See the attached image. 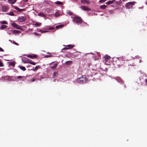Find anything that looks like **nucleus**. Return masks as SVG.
Returning <instances> with one entry per match:
<instances>
[{
	"mask_svg": "<svg viewBox=\"0 0 147 147\" xmlns=\"http://www.w3.org/2000/svg\"><path fill=\"white\" fill-rule=\"evenodd\" d=\"M117 59L116 62L119 67H120L124 64L125 61L122 57L117 58Z\"/></svg>",
	"mask_w": 147,
	"mask_h": 147,
	"instance_id": "obj_1",
	"label": "nucleus"
},
{
	"mask_svg": "<svg viewBox=\"0 0 147 147\" xmlns=\"http://www.w3.org/2000/svg\"><path fill=\"white\" fill-rule=\"evenodd\" d=\"M73 21L78 24H81L82 23L83 20L80 17L76 16L73 17Z\"/></svg>",
	"mask_w": 147,
	"mask_h": 147,
	"instance_id": "obj_2",
	"label": "nucleus"
},
{
	"mask_svg": "<svg viewBox=\"0 0 147 147\" xmlns=\"http://www.w3.org/2000/svg\"><path fill=\"white\" fill-rule=\"evenodd\" d=\"M87 80L88 79L86 77V76H83L82 77L78 78L77 80V81L80 83L83 84L84 83H85Z\"/></svg>",
	"mask_w": 147,
	"mask_h": 147,
	"instance_id": "obj_3",
	"label": "nucleus"
},
{
	"mask_svg": "<svg viewBox=\"0 0 147 147\" xmlns=\"http://www.w3.org/2000/svg\"><path fill=\"white\" fill-rule=\"evenodd\" d=\"M22 61L24 63H30L33 65H35L36 64L35 62H32L31 60L28 59L26 61L23 60Z\"/></svg>",
	"mask_w": 147,
	"mask_h": 147,
	"instance_id": "obj_4",
	"label": "nucleus"
},
{
	"mask_svg": "<svg viewBox=\"0 0 147 147\" xmlns=\"http://www.w3.org/2000/svg\"><path fill=\"white\" fill-rule=\"evenodd\" d=\"M135 2L134 1L129 2L126 4L125 6L127 8L129 9L131 7L134 5Z\"/></svg>",
	"mask_w": 147,
	"mask_h": 147,
	"instance_id": "obj_5",
	"label": "nucleus"
},
{
	"mask_svg": "<svg viewBox=\"0 0 147 147\" xmlns=\"http://www.w3.org/2000/svg\"><path fill=\"white\" fill-rule=\"evenodd\" d=\"M26 19V17L25 16L19 17L18 18V21L21 22H24Z\"/></svg>",
	"mask_w": 147,
	"mask_h": 147,
	"instance_id": "obj_6",
	"label": "nucleus"
},
{
	"mask_svg": "<svg viewBox=\"0 0 147 147\" xmlns=\"http://www.w3.org/2000/svg\"><path fill=\"white\" fill-rule=\"evenodd\" d=\"M80 8L82 10L85 11H91V10L90 8L84 5L81 6Z\"/></svg>",
	"mask_w": 147,
	"mask_h": 147,
	"instance_id": "obj_7",
	"label": "nucleus"
},
{
	"mask_svg": "<svg viewBox=\"0 0 147 147\" xmlns=\"http://www.w3.org/2000/svg\"><path fill=\"white\" fill-rule=\"evenodd\" d=\"M11 25L12 26L14 27L16 29H20V27L15 23H12L11 24Z\"/></svg>",
	"mask_w": 147,
	"mask_h": 147,
	"instance_id": "obj_8",
	"label": "nucleus"
},
{
	"mask_svg": "<svg viewBox=\"0 0 147 147\" xmlns=\"http://www.w3.org/2000/svg\"><path fill=\"white\" fill-rule=\"evenodd\" d=\"M8 9V7L6 5H4L2 7L1 11L3 12H6L7 11Z\"/></svg>",
	"mask_w": 147,
	"mask_h": 147,
	"instance_id": "obj_9",
	"label": "nucleus"
},
{
	"mask_svg": "<svg viewBox=\"0 0 147 147\" xmlns=\"http://www.w3.org/2000/svg\"><path fill=\"white\" fill-rule=\"evenodd\" d=\"M81 3L83 4H89L90 3V2L89 1H87L86 0H81Z\"/></svg>",
	"mask_w": 147,
	"mask_h": 147,
	"instance_id": "obj_10",
	"label": "nucleus"
},
{
	"mask_svg": "<svg viewBox=\"0 0 147 147\" xmlns=\"http://www.w3.org/2000/svg\"><path fill=\"white\" fill-rule=\"evenodd\" d=\"M110 58L111 57L109 55H106L104 57V60L105 62H107L108 60L110 59Z\"/></svg>",
	"mask_w": 147,
	"mask_h": 147,
	"instance_id": "obj_11",
	"label": "nucleus"
},
{
	"mask_svg": "<svg viewBox=\"0 0 147 147\" xmlns=\"http://www.w3.org/2000/svg\"><path fill=\"white\" fill-rule=\"evenodd\" d=\"M27 56L30 58H31V59H34V58H36L37 57V55H28Z\"/></svg>",
	"mask_w": 147,
	"mask_h": 147,
	"instance_id": "obj_12",
	"label": "nucleus"
},
{
	"mask_svg": "<svg viewBox=\"0 0 147 147\" xmlns=\"http://www.w3.org/2000/svg\"><path fill=\"white\" fill-rule=\"evenodd\" d=\"M13 7L14 9L17 10L18 12H20L23 11L25 10L24 9H20L16 6H13Z\"/></svg>",
	"mask_w": 147,
	"mask_h": 147,
	"instance_id": "obj_13",
	"label": "nucleus"
},
{
	"mask_svg": "<svg viewBox=\"0 0 147 147\" xmlns=\"http://www.w3.org/2000/svg\"><path fill=\"white\" fill-rule=\"evenodd\" d=\"M116 0H113L112 1H109L106 3V4L107 5H110L112 3H114Z\"/></svg>",
	"mask_w": 147,
	"mask_h": 147,
	"instance_id": "obj_14",
	"label": "nucleus"
},
{
	"mask_svg": "<svg viewBox=\"0 0 147 147\" xmlns=\"http://www.w3.org/2000/svg\"><path fill=\"white\" fill-rule=\"evenodd\" d=\"M9 2V3H10L11 4H13L15 3L16 1V0H7Z\"/></svg>",
	"mask_w": 147,
	"mask_h": 147,
	"instance_id": "obj_15",
	"label": "nucleus"
},
{
	"mask_svg": "<svg viewBox=\"0 0 147 147\" xmlns=\"http://www.w3.org/2000/svg\"><path fill=\"white\" fill-rule=\"evenodd\" d=\"M20 32V31L17 30H14L12 31V33L13 34L19 33Z\"/></svg>",
	"mask_w": 147,
	"mask_h": 147,
	"instance_id": "obj_16",
	"label": "nucleus"
},
{
	"mask_svg": "<svg viewBox=\"0 0 147 147\" xmlns=\"http://www.w3.org/2000/svg\"><path fill=\"white\" fill-rule=\"evenodd\" d=\"M107 6L105 5H100L99 6V7L100 9H105L106 7Z\"/></svg>",
	"mask_w": 147,
	"mask_h": 147,
	"instance_id": "obj_17",
	"label": "nucleus"
},
{
	"mask_svg": "<svg viewBox=\"0 0 147 147\" xmlns=\"http://www.w3.org/2000/svg\"><path fill=\"white\" fill-rule=\"evenodd\" d=\"M67 47H68L69 49H71L75 47V45H69L66 46Z\"/></svg>",
	"mask_w": 147,
	"mask_h": 147,
	"instance_id": "obj_18",
	"label": "nucleus"
},
{
	"mask_svg": "<svg viewBox=\"0 0 147 147\" xmlns=\"http://www.w3.org/2000/svg\"><path fill=\"white\" fill-rule=\"evenodd\" d=\"M39 16L43 17H45L46 16L43 13H39L38 14Z\"/></svg>",
	"mask_w": 147,
	"mask_h": 147,
	"instance_id": "obj_19",
	"label": "nucleus"
},
{
	"mask_svg": "<svg viewBox=\"0 0 147 147\" xmlns=\"http://www.w3.org/2000/svg\"><path fill=\"white\" fill-rule=\"evenodd\" d=\"M115 4L118 5L121 4V3L122 2L120 1H115Z\"/></svg>",
	"mask_w": 147,
	"mask_h": 147,
	"instance_id": "obj_20",
	"label": "nucleus"
},
{
	"mask_svg": "<svg viewBox=\"0 0 147 147\" xmlns=\"http://www.w3.org/2000/svg\"><path fill=\"white\" fill-rule=\"evenodd\" d=\"M19 67H20V69H21L23 71H25L26 70V68L24 66H20Z\"/></svg>",
	"mask_w": 147,
	"mask_h": 147,
	"instance_id": "obj_21",
	"label": "nucleus"
},
{
	"mask_svg": "<svg viewBox=\"0 0 147 147\" xmlns=\"http://www.w3.org/2000/svg\"><path fill=\"white\" fill-rule=\"evenodd\" d=\"M63 26V25H57L56 26L55 28L57 29H58L59 28H62Z\"/></svg>",
	"mask_w": 147,
	"mask_h": 147,
	"instance_id": "obj_22",
	"label": "nucleus"
},
{
	"mask_svg": "<svg viewBox=\"0 0 147 147\" xmlns=\"http://www.w3.org/2000/svg\"><path fill=\"white\" fill-rule=\"evenodd\" d=\"M57 63H55L54 64V65L52 66L51 67V68L52 69H54L56 68L57 67Z\"/></svg>",
	"mask_w": 147,
	"mask_h": 147,
	"instance_id": "obj_23",
	"label": "nucleus"
},
{
	"mask_svg": "<svg viewBox=\"0 0 147 147\" xmlns=\"http://www.w3.org/2000/svg\"><path fill=\"white\" fill-rule=\"evenodd\" d=\"M41 24L40 23H36L34 24L36 27H39L41 26Z\"/></svg>",
	"mask_w": 147,
	"mask_h": 147,
	"instance_id": "obj_24",
	"label": "nucleus"
},
{
	"mask_svg": "<svg viewBox=\"0 0 147 147\" xmlns=\"http://www.w3.org/2000/svg\"><path fill=\"white\" fill-rule=\"evenodd\" d=\"M0 27L2 29H4V28L7 27V26L5 25H2Z\"/></svg>",
	"mask_w": 147,
	"mask_h": 147,
	"instance_id": "obj_25",
	"label": "nucleus"
},
{
	"mask_svg": "<svg viewBox=\"0 0 147 147\" xmlns=\"http://www.w3.org/2000/svg\"><path fill=\"white\" fill-rule=\"evenodd\" d=\"M40 66H39V65L36 66L35 67L34 69L33 70V71H35L37 70V69H39L40 68Z\"/></svg>",
	"mask_w": 147,
	"mask_h": 147,
	"instance_id": "obj_26",
	"label": "nucleus"
},
{
	"mask_svg": "<svg viewBox=\"0 0 147 147\" xmlns=\"http://www.w3.org/2000/svg\"><path fill=\"white\" fill-rule=\"evenodd\" d=\"M9 64L10 65H13L14 66L15 65V62H9Z\"/></svg>",
	"mask_w": 147,
	"mask_h": 147,
	"instance_id": "obj_27",
	"label": "nucleus"
},
{
	"mask_svg": "<svg viewBox=\"0 0 147 147\" xmlns=\"http://www.w3.org/2000/svg\"><path fill=\"white\" fill-rule=\"evenodd\" d=\"M8 15L11 16H14V14L13 12L11 11L9 13Z\"/></svg>",
	"mask_w": 147,
	"mask_h": 147,
	"instance_id": "obj_28",
	"label": "nucleus"
},
{
	"mask_svg": "<svg viewBox=\"0 0 147 147\" xmlns=\"http://www.w3.org/2000/svg\"><path fill=\"white\" fill-rule=\"evenodd\" d=\"M39 31L40 32L42 33H45V32H49L48 31H47V30L43 31V30H39Z\"/></svg>",
	"mask_w": 147,
	"mask_h": 147,
	"instance_id": "obj_29",
	"label": "nucleus"
},
{
	"mask_svg": "<svg viewBox=\"0 0 147 147\" xmlns=\"http://www.w3.org/2000/svg\"><path fill=\"white\" fill-rule=\"evenodd\" d=\"M55 17H58L60 16V14L58 12H56L55 14Z\"/></svg>",
	"mask_w": 147,
	"mask_h": 147,
	"instance_id": "obj_30",
	"label": "nucleus"
},
{
	"mask_svg": "<svg viewBox=\"0 0 147 147\" xmlns=\"http://www.w3.org/2000/svg\"><path fill=\"white\" fill-rule=\"evenodd\" d=\"M56 4L58 5H61L62 4V3L61 2L57 1L56 2Z\"/></svg>",
	"mask_w": 147,
	"mask_h": 147,
	"instance_id": "obj_31",
	"label": "nucleus"
},
{
	"mask_svg": "<svg viewBox=\"0 0 147 147\" xmlns=\"http://www.w3.org/2000/svg\"><path fill=\"white\" fill-rule=\"evenodd\" d=\"M1 23L3 24H7V22L5 21H4L2 22Z\"/></svg>",
	"mask_w": 147,
	"mask_h": 147,
	"instance_id": "obj_32",
	"label": "nucleus"
},
{
	"mask_svg": "<svg viewBox=\"0 0 147 147\" xmlns=\"http://www.w3.org/2000/svg\"><path fill=\"white\" fill-rule=\"evenodd\" d=\"M67 13L69 15H72L73 14L72 12H71L70 11H68Z\"/></svg>",
	"mask_w": 147,
	"mask_h": 147,
	"instance_id": "obj_33",
	"label": "nucleus"
},
{
	"mask_svg": "<svg viewBox=\"0 0 147 147\" xmlns=\"http://www.w3.org/2000/svg\"><path fill=\"white\" fill-rule=\"evenodd\" d=\"M71 63H72L71 61H68L66 62V64L67 65V64H69V63H70V64Z\"/></svg>",
	"mask_w": 147,
	"mask_h": 147,
	"instance_id": "obj_34",
	"label": "nucleus"
},
{
	"mask_svg": "<svg viewBox=\"0 0 147 147\" xmlns=\"http://www.w3.org/2000/svg\"><path fill=\"white\" fill-rule=\"evenodd\" d=\"M48 29L49 30H53L55 29V28H54L53 27H52L50 28H48Z\"/></svg>",
	"mask_w": 147,
	"mask_h": 147,
	"instance_id": "obj_35",
	"label": "nucleus"
},
{
	"mask_svg": "<svg viewBox=\"0 0 147 147\" xmlns=\"http://www.w3.org/2000/svg\"><path fill=\"white\" fill-rule=\"evenodd\" d=\"M3 63L1 61H0V67H3Z\"/></svg>",
	"mask_w": 147,
	"mask_h": 147,
	"instance_id": "obj_36",
	"label": "nucleus"
},
{
	"mask_svg": "<svg viewBox=\"0 0 147 147\" xmlns=\"http://www.w3.org/2000/svg\"><path fill=\"white\" fill-rule=\"evenodd\" d=\"M107 0H100L99 2L101 3L104 2L106 1Z\"/></svg>",
	"mask_w": 147,
	"mask_h": 147,
	"instance_id": "obj_37",
	"label": "nucleus"
},
{
	"mask_svg": "<svg viewBox=\"0 0 147 147\" xmlns=\"http://www.w3.org/2000/svg\"><path fill=\"white\" fill-rule=\"evenodd\" d=\"M13 43L16 45H19V44L17 43V42H15V41H13Z\"/></svg>",
	"mask_w": 147,
	"mask_h": 147,
	"instance_id": "obj_38",
	"label": "nucleus"
},
{
	"mask_svg": "<svg viewBox=\"0 0 147 147\" xmlns=\"http://www.w3.org/2000/svg\"><path fill=\"white\" fill-rule=\"evenodd\" d=\"M68 49H69V48H68V47H65L63 48V49L62 50H67Z\"/></svg>",
	"mask_w": 147,
	"mask_h": 147,
	"instance_id": "obj_39",
	"label": "nucleus"
},
{
	"mask_svg": "<svg viewBox=\"0 0 147 147\" xmlns=\"http://www.w3.org/2000/svg\"><path fill=\"white\" fill-rule=\"evenodd\" d=\"M51 57V55H47L45 56V57L47 58L49 57Z\"/></svg>",
	"mask_w": 147,
	"mask_h": 147,
	"instance_id": "obj_40",
	"label": "nucleus"
},
{
	"mask_svg": "<svg viewBox=\"0 0 147 147\" xmlns=\"http://www.w3.org/2000/svg\"><path fill=\"white\" fill-rule=\"evenodd\" d=\"M34 34L35 35H36V36H38L39 35V34L37 33L36 32H34Z\"/></svg>",
	"mask_w": 147,
	"mask_h": 147,
	"instance_id": "obj_41",
	"label": "nucleus"
},
{
	"mask_svg": "<svg viewBox=\"0 0 147 147\" xmlns=\"http://www.w3.org/2000/svg\"><path fill=\"white\" fill-rule=\"evenodd\" d=\"M0 51L1 52H4V50L2 48H1V47H0Z\"/></svg>",
	"mask_w": 147,
	"mask_h": 147,
	"instance_id": "obj_42",
	"label": "nucleus"
},
{
	"mask_svg": "<svg viewBox=\"0 0 147 147\" xmlns=\"http://www.w3.org/2000/svg\"><path fill=\"white\" fill-rule=\"evenodd\" d=\"M22 78V76H18L17 77V78L18 79H21V78Z\"/></svg>",
	"mask_w": 147,
	"mask_h": 147,
	"instance_id": "obj_43",
	"label": "nucleus"
},
{
	"mask_svg": "<svg viewBox=\"0 0 147 147\" xmlns=\"http://www.w3.org/2000/svg\"><path fill=\"white\" fill-rule=\"evenodd\" d=\"M57 74V73L56 72H54L53 73V75L55 76L56 74Z\"/></svg>",
	"mask_w": 147,
	"mask_h": 147,
	"instance_id": "obj_44",
	"label": "nucleus"
},
{
	"mask_svg": "<svg viewBox=\"0 0 147 147\" xmlns=\"http://www.w3.org/2000/svg\"><path fill=\"white\" fill-rule=\"evenodd\" d=\"M43 3H45V4L48 3L47 2V1H44L43 2Z\"/></svg>",
	"mask_w": 147,
	"mask_h": 147,
	"instance_id": "obj_45",
	"label": "nucleus"
},
{
	"mask_svg": "<svg viewBox=\"0 0 147 147\" xmlns=\"http://www.w3.org/2000/svg\"><path fill=\"white\" fill-rule=\"evenodd\" d=\"M35 81V79L34 78H33L32 79V81L33 82L34 81Z\"/></svg>",
	"mask_w": 147,
	"mask_h": 147,
	"instance_id": "obj_46",
	"label": "nucleus"
},
{
	"mask_svg": "<svg viewBox=\"0 0 147 147\" xmlns=\"http://www.w3.org/2000/svg\"><path fill=\"white\" fill-rule=\"evenodd\" d=\"M145 82H146V83L147 84V79H146V80H145Z\"/></svg>",
	"mask_w": 147,
	"mask_h": 147,
	"instance_id": "obj_47",
	"label": "nucleus"
},
{
	"mask_svg": "<svg viewBox=\"0 0 147 147\" xmlns=\"http://www.w3.org/2000/svg\"><path fill=\"white\" fill-rule=\"evenodd\" d=\"M24 0L25 1V2H26L28 1V0Z\"/></svg>",
	"mask_w": 147,
	"mask_h": 147,
	"instance_id": "obj_48",
	"label": "nucleus"
},
{
	"mask_svg": "<svg viewBox=\"0 0 147 147\" xmlns=\"http://www.w3.org/2000/svg\"><path fill=\"white\" fill-rule=\"evenodd\" d=\"M111 6H113V7H116V6H112V5H111Z\"/></svg>",
	"mask_w": 147,
	"mask_h": 147,
	"instance_id": "obj_49",
	"label": "nucleus"
}]
</instances>
